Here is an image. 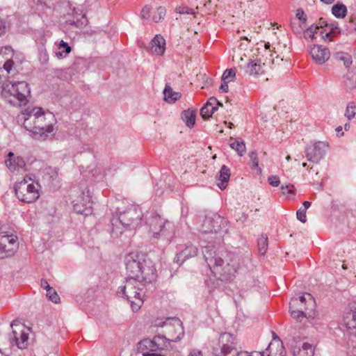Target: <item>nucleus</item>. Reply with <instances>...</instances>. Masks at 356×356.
<instances>
[{
  "instance_id": "de8ad7c7",
  "label": "nucleus",
  "mask_w": 356,
  "mask_h": 356,
  "mask_svg": "<svg viewBox=\"0 0 356 356\" xmlns=\"http://www.w3.org/2000/svg\"><path fill=\"white\" fill-rule=\"evenodd\" d=\"M268 182L270 185L274 187L278 186L280 183L279 177L273 175L268 177Z\"/></svg>"
},
{
  "instance_id": "6e6552de",
  "label": "nucleus",
  "mask_w": 356,
  "mask_h": 356,
  "mask_svg": "<svg viewBox=\"0 0 356 356\" xmlns=\"http://www.w3.org/2000/svg\"><path fill=\"white\" fill-rule=\"evenodd\" d=\"M238 341L235 336L225 332L220 334L217 344L213 347L215 356H234L236 354Z\"/></svg>"
},
{
  "instance_id": "bf43d9fd",
  "label": "nucleus",
  "mask_w": 356,
  "mask_h": 356,
  "mask_svg": "<svg viewBox=\"0 0 356 356\" xmlns=\"http://www.w3.org/2000/svg\"><path fill=\"white\" fill-rule=\"evenodd\" d=\"M310 205H311V202H310L305 201L303 202V207H304L303 209H305V210H306L307 209H308L310 207Z\"/></svg>"
},
{
  "instance_id": "423d86ee",
  "label": "nucleus",
  "mask_w": 356,
  "mask_h": 356,
  "mask_svg": "<svg viewBox=\"0 0 356 356\" xmlns=\"http://www.w3.org/2000/svg\"><path fill=\"white\" fill-rule=\"evenodd\" d=\"M40 188V185L37 181L34 182L31 178H24L16 184L15 191L20 201L32 203L39 198Z\"/></svg>"
},
{
  "instance_id": "f704fd0d",
  "label": "nucleus",
  "mask_w": 356,
  "mask_h": 356,
  "mask_svg": "<svg viewBox=\"0 0 356 356\" xmlns=\"http://www.w3.org/2000/svg\"><path fill=\"white\" fill-rule=\"evenodd\" d=\"M356 114V104L354 102H349L346 106L345 111V117L348 120L353 119Z\"/></svg>"
},
{
  "instance_id": "0eeeda50",
  "label": "nucleus",
  "mask_w": 356,
  "mask_h": 356,
  "mask_svg": "<svg viewBox=\"0 0 356 356\" xmlns=\"http://www.w3.org/2000/svg\"><path fill=\"white\" fill-rule=\"evenodd\" d=\"M307 299L305 296L293 298L289 304L291 316L299 321H301L304 318L312 317L314 314L312 311H309V307H314V301L310 294L307 293Z\"/></svg>"
},
{
  "instance_id": "774afa93",
  "label": "nucleus",
  "mask_w": 356,
  "mask_h": 356,
  "mask_svg": "<svg viewBox=\"0 0 356 356\" xmlns=\"http://www.w3.org/2000/svg\"><path fill=\"white\" fill-rule=\"evenodd\" d=\"M342 268H343V269H347V268H348V266H347V265H346V264H343V265H342Z\"/></svg>"
},
{
  "instance_id": "a19ab883",
  "label": "nucleus",
  "mask_w": 356,
  "mask_h": 356,
  "mask_svg": "<svg viewBox=\"0 0 356 356\" xmlns=\"http://www.w3.org/2000/svg\"><path fill=\"white\" fill-rule=\"evenodd\" d=\"M152 8L150 6H145L140 13V16L143 19H148L151 15Z\"/></svg>"
},
{
  "instance_id": "72a5a7b5",
  "label": "nucleus",
  "mask_w": 356,
  "mask_h": 356,
  "mask_svg": "<svg viewBox=\"0 0 356 356\" xmlns=\"http://www.w3.org/2000/svg\"><path fill=\"white\" fill-rule=\"evenodd\" d=\"M258 250L261 255H264L268 249V237L261 235L257 241Z\"/></svg>"
},
{
  "instance_id": "c9c22d12",
  "label": "nucleus",
  "mask_w": 356,
  "mask_h": 356,
  "mask_svg": "<svg viewBox=\"0 0 356 356\" xmlns=\"http://www.w3.org/2000/svg\"><path fill=\"white\" fill-rule=\"evenodd\" d=\"M319 29L318 26L312 25L307 29H305L303 31V37L305 39L314 40L315 38V34L317 33V31Z\"/></svg>"
},
{
  "instance_id": "37998d69",
  "label": "nucleus",
  "mask_w": 356,
  "mask_h": 356,
  "mask_svg": "<svg viewBox=\"0 0 356 356\" xmlns=\"http://www.w3.org/2000/svg\"><path fill=\"white\" fill-rule=\"evenodd\" d=\"M297 218L302 222L305 223L307 221L305 209L300 208L296 213Z\"/></svg>"
},
{
  "instance_id": "052dcab7",
  "label": "nucleus",
  "mask_w": 356,
  "mask_h": 356,
  "mask_svg": "<svg viewBox=\"0 0 356 356\" xmlns=\"http://www.w3.org/2000/svg\"><path fill=\"white\" fill-rule=\"evenodd\" d=\"M320 1L325 4H332L334 1V0H320Z\"/></svg>"
},
{
  "instance_id": "4d7b16f0",
  "label": "nucleus",
  "mask_w": 356,
  "mask_h": 356,
  "mask_svg": "<svg viewBox=\"0 0 356 356\" xmlns=\"http://www.w3.org/2000/svg\"><path fill=\"white\" fill-rule=\"evenodd\" d=\"M234 356H249V352L244 350H236V354Z\"/></svg>"
},
{
  "instance_id": "a18cd8bd",
  "label": "nucleus",
  "mask_w": 356,
  "mask_h": 356,
  "mask_svg": "<svg viewBox=\"0 0 356 356\" xmlns=\"http://www.w3.org/2000/svg\"><path fill=\"white\" fill-rule=\"evenodd\" d=\"M235 76V71L233 69L226 70L222 74V80L226 81L233 78Z\"/></svg>"
},
{
  "instance_id": "9b49d317",
  "label": "nucleus",
  "mask_w": 356,
  "mask_h": 356,
  "mask_svg": "<svg viewBox=\"0 0 356 356\" xmlns=\"http://www.w3.org/2000/svg\"><path fill=\"white\" fill-rule=\"evenodd\" d=\"M73 209L77 213L88 216L92 213V202L90 191H82L76 199L72 200Z\"/></svg>"
},
{
  "instance_id": "a211bd4d",
  "label": "nucleus",
  "mask_w": 356,
  "mask_h": 356,
  "mask_svg": "<svg viewBox=\"0 0 356 356\" xmlns=\"http://www.w3.org/2000/svg\"><path fill=\"white\" fill-rule=\"evenodd\" d=\"M310 54L314 61L318 64L324 63L330 56L329 49L321 45H314L312 47Z\"/></svg>"
},
{
  "instance_id": "5fc2aeb1",
  "label": "nucleus",
  "mask_w": 356,
  "mask_h": 356,
  "mask_svg": "<svg viewBox=\"0 0 356 356\" xmlns=\"http://www.w3.org/2000/svg\"><path fill=\"white\" fill-rule=\"evenodd\" d=\"M6 26L5 23L0 19V36L6 33Z\"/></svg>"
},
{
  "instance_id": "79ce46f5",
  "label": "nucleus",
  "mask_w": 356,
  "mask_h": 356,
  "mask_svg": "<svg viewBox=\"0 0 356 356\" xmlns=\"http://www.w3.org/2000/svg\"><path fill=\"white\" fill-rule=\"evenodd\" d=\"M176 12L179 14H195V12H193V10L188 6H179L176 8Z\"/></svg>"
},
{
  "instance_id": "0e129e2a",
  "label": "nucleus",
  "mask_w": 356,
  "mask_h": 356,
  "mask_svg": "<svg viewBox=\"0 0 356 356\" xmlns=\"http://www.w3.org/2000/svg\"><path fill=\"white\" fill-rule=\"evenodd\" d=\"M350 123H346V124H344V129H345L346 131H348V130L350 129Z\"/></svg>"
},
{
  "instance_id": "e2e57ef3",
  "label": "nucleus",
  "mask_w": 356,
  "mask_h": 356,
  "mask_svg": "<svg viewBox=\"0 0 356 356\" xmlns=\"http://www.w3.org/2000/svg\"><path fill=\"white\" fill-rule=\"evenodd\" d=\"M320 24H321V26H322L323 24H324L325 26H329V24H327L326 22L323 20V19H320Z\"/></svg>"
},
{
  "instance_id": "6e6d98bb",
  "label": "nucleus",
  "mask_w": 356,
  "mask_h": 356,
  "mask_svg": "<svg viewBox=\"0 0 356 356\" xmlns=\"http://www.w3.org/2000/svg\"><path fill=\"white\" fill-rule=\"evenodd\" d=\"M40 286L46 290H47L48 289H49L51 287L46 280H41Z\"/></svg>"
},
{
  "instance_id": "864d4df0",
  "label": "nucleus",
  "mask_w": 356,
  "mask_h": 356,
  "mask_svg": "<svg viewBox=\"0 0 356 356\" xmlns=\"http://www.w3.org/2000/svg\"><path fill=\"white\" fill-rule=\"evenodd\" d=\"M188 356H202V351L194 349L190 352Z\"/></svg>"
},
{
  "instance_id": "b1692460",
  "label": "nucleus",
  "mask_w": 356,
  "mask_h": 356,
  "mask_svg": "<svg viewBox=\"0 0 356 356\" xmlns=\"http://www.w3.org/2000/svg\"><path fill=\"white\" fill-rule=\"evenodd\" d=\"M293 354L294 356H314V346L307 342H304L301 347L293 348Z\"/></svg>"
},
{
  "instance_id": "7ed1b4c3",
  "label": "nucleus",
  "mask_w": 356,
  "mask_h": 356,
  "mask_svg": "<svg viewBox=\"0 0 356 356\" xmlns=\"http://www.w3.org/2000/svg\"><path fill=\"white\" fill-rule=\"evenodd\" d=\"M142 211L134 205L120 212L118 217L113 218L111 220L112 237H120L125 229H134L140 222Z\"/></svg>"
},
{
  "instance_id": "cd10ccee",
  "label": "nucleus",
  "mask_w": 356,
  "mask_h": 356,
  "mask_svg": "<svg viewBox=\"0 0 356 356\" xmlns=\"http://www.w3.org/2000/svg\"><path fill=\"white\" fill-rule=\"evenodd\" d=\"M195 117V111L193 109H188L181 113V119L190 128L194 126Z\"/></svg>"
},
{
  "instance_id": "2f4dec72",
  "label": "nucleus",
  "mask_w": 356,
  "mask_h": 356,
  "mask_svg": "<svg viewBox=\"0 0 356 356\" xmlns=\"http://www.w3.org/2000/svg\"><path fill=\"white\" fill-rule=\"evenodd\" d=\"M232 149H234L239 156H243L246 150L245 143L243 140H234L229 144Z\"/></svg>"
},
{
  "instance_id": "c03bdc74",
  "label": "nucleus",
  "mask_w": 356,
  "mask_h": 356,
  "mask_svg": "<svg viewBox=\"0 0 356 356\" xmlns=\"http://www.w3.org/2000/svg\"><path fill=\"white\" fill-rule=\"evenodd\" d=\"M293 19H298L300 21H302V22H307V17L305 16L302 9L298 8L296 10V18H294Z\"/></svg>"
},
{
  "instance_id": "1a4fd4ad",
  "label": "nucleus",
  "mask_w": 356,
  "mask_h": 356,
  "mask_svg": "<svg viewBox=\"0 0 356 356\" xmlns=\"http://www.w3.org/2000/svg\"><path fill=\"white\" fill-rule=\"evenodd\" d=\"M5 94L4 97L8 95L13 96L19 101V105L26 104L27 97L30 95V88L29 84L25 81L5 82Z\"/></svg>"
},
{
  "instance_id": "ddd939ff",
  "label": "nucleus",
  "mask_w": 356,
  "mask_h": 356,
  "mask_svg": "<svg viewBox=\"0 0 356 356\" xmlns=\"http://www.w3.org/2000/svg\"><path fill=\"white\" fill-rule=\"evenodd\" d=\"M327 146L326 143L321 141L307 146L305 152L307 160L313 163H318L323 159Z\"/></svg>"
},
{
  "instance_id": "c85d7f7f",
  "label": "nucleus",
  "mask_w": 356,
  "mask_h": 356,
  "mask_svg": "<svg viewBox=\"0 0 356 356\" xmlns=\"http://www.w3.org/2000/svg\"><path fill=\"white\" fill-rule=\"evenodd\" d=\"M291 28L294 34L301 37L306 29V22H302V21L298 19H291Z\"/></svg>"
},
{
  "instance_id": "6ab92c4d",
  "label": "nucleus",
  "mask_w": 356,
  "mask_h": 356,
  "mask_svg": "<svg viewBox=\"0 0 356 356\" xmlns=\"http://www.w3.org/2000/svg\"><path fill=\"white\" fill-rule=\"evenodd\" d=\"M218 106H222V104L219 102L216 98L211 97L200 109V115L203 119H209L212 114L218 110Z\"/></svg>"
},
{
  "instance_id": "f03ea898",
  "label": "nucleus",
  "mask_w": 356,
  "mask_h": 356,
  "mask_svg": "<svg viewBox=\"0 0 356 356\" xmlns=\"http://www.w3.org/2000/svg\"><path fill=\"white\" fill-rule=\"evenodd\" d=\"M126 270L129 276L137 278L142 284L152 283L157 274L153 261L137 252H130L125 257Z\"/></svg>"
},
{
  "instance_id": "dca6fc26",
  "label": "nucleus",
  "mask_w": 356,
  "mask_h": 356,
  "mask_svg": "<svg viewBox=\"0 0 356 356\" xmlns=\"http://www.w3.org/2000/svg\"><path fill=\"white\" fill-rule=\"evenodd\" d=\"M8 168L12 172H24L26 170V163L22 157L15 156L13 152H9L8 159L5 161Z\"/></svg>"
},
{
  "instance_id": "09e8293b",
  "label": "nucleus",
  "mask_w": 356,
  "mask_h": 356,
  "mask_svg": "<svg viewBox=\"0 0 356 356\" xmlns=\"http://www.w3.org/2000/svg\"><path fill=\"white\" fill-rule=\"evenodd\" d=\"M14 62L12 60H7L3 65V68L7 72V73H10L12 67L13 66Z\"/></svg>"
},
{
  "instance_id": "7c9ffc66",
  "label": "nucleus",
  "mask_w": 356,
  "mask_h": 356,
  "mask_svg": "<svg viewBox=\"0 0 356 356\" xmlns=\"http://www.w3.org/2000/svg\"><path fill=\"white\" fill-rule=\"evenodd\" d=\"M332 13L337 18H343L347 13L346 6L342 3H337L333 6Z\"/></svg>"
},
{
  "instance_id": "a878e982",
  "label": "nucleus",
  "mask_w": 356,
  "mask_h": 356,
  "mask_svg": "<svg viewBox=\"0 0 356 356\" xmlns=\"http://www.w3.org/2000/svg\"><path fill=\"white\" fill-rule=\"evenodd\" d=\"M163 95L165 101L168 103H174L181 97V94L174 91L168 83L165 84Z\"/></svg>"
},
{
  "instance_id": "f8f14e48",
  "label": "nucleus",
  "mask_w": 356,
  "mask_h": 356,
  "mask_svg": "<svg viewBox=\"0 0 356 356\" xmlns=\"http://www.w3.org/2000/svg\"><path fill=\"white\" fill-rule=\"evenodd\" d=\"M17 248V236L0 234V259L13 256Z\"/></svg>"
},
{
  "instance_id": "5701e85b",
  "label": "nucleus",
  "mask_w": 356,
  "mask_h": 356,
  "mask_svg": "<svg viewBox=\"0 0 356 356\" xmlns=\"http://www.w3.org/2000/svg\"><path fill=\"white\" fill-rule=\"evenodd\" d=\"M264 64L260 60H250L247 65L245 72L250 76H257L263 74Z\"/></svg>"
},
{
  "instance_id": "49530a36",
  "label": "nucleus",
  "mask_w": 356,
  "mask_h": 356,
  "mask_svg": "<svg viewBox=\"0 0 356 356\" xmlns=\"http://www.w3.org/2000/svg\"><path fill=\"white\" fill-rule=\"evenodd\" d=\"M293 188V185H286L285 186H282L281 187V190H282L283 194L293 195L295 193H294V190Z\"/></svg>"
},
{
  "instance_id": "4be33fe9",
  "label": "nucleus",
  "mask_w": 356,
  "mask_h": 356,
  "mask_svg": "<svg viewBox=\"0 0 356 356\" xmlns=\"http://www.w3.org/2000/svg\"><path fill=\"white\" fill-rule=\"evenodd\" d=\"M165 50V40L161 35H156L150 42V51L159 56L164 54Z\"/></svg>"
},
{
  "instance_id": "f257e3e1",
  "label": "nucleus",
  "mask_w": 356,
  "mask_h": 356,
  "mask_svg": "<svg viewBox=\"0 0 356 356\" xmlns=\"http://www.w3.org/2000/svg\"><path fill=\"white\" fill-rule=\"evenodd\" d=\"M17 121L23 122L24 128L38 139L45 140L55 134V116L51 112L44 111L40 107L26 110L17 116Z\"/></svg>"
},
{
  "instance_id": "58836bf2",
  "label": "nucleus",
  "mask_w": 356,
  "mask_h": 356,
  "mask_svg": "<svg viewBox=\"0 0 356 356\" xmlns=\"http://www.w3.org/2000/svg\"><path fill=\"white\" fill-rule=\"evenodd\" d=\"M337 58L339 60L343 61V65L346 68H348L353 63L351 56L347 54H339Z\"/></svg>"
},
{
  "instance_id": "39448f33",
  "label": "nucleus",
  "mask_w": 356,
  "mask_h": 356,
  "mask_svg": "<svg viewBox=\"0 0 356 356\" xmlns=\"http://www.w3.org/2000/svg\"><path fill=\"white\" fill-rule=\"evenodd\" d=\"M204 248L205 250H203L204 257L211 270L220 273L219 271V268H220L225 274L227 275V277H225L226 279L236 272L238 264L233 259H230L228 262L227 260L225 261L221 256H219L212 247L205 246Z\"/></svg>"
},
{
  "instance_id": "4468645a",
  "label": "nucleus",
  "mask_w": 356,
  "mask_h": 356,
  "mask_svg": "<svg viewBox=\"0 0 356 356\" xmlns=\"http://www.w3.org/2000/svg\"><path fill=\"white\" fill-rule=\"evenodd\" d=\"M14 324H11L13 327ZM12 333L9 335V340L12 345L17 346L19 348L23 349L28 346L29 334L24 331L23 325H15Z\"/></svg>"
},
{
  "instance_id": "9d476101",
  "label": "nucleus",
  "mask_w": 356,
  "mask_h": 356,
  "mask_svg": "<svg viewBox=\"0 0 356 356\" xmlns=\"http://www.w3.org/2000/svg\"><path fill=\"white\" fill-rule=\"evenodd\" d=\"M184 332L181 328V333L175 339L171 341H179L184 336ZM170 339H167L165 336L158 334L156 335L152 339H146L141 341L139 343V349L143 350V348L149 350V353H154L158 350H164L168 348L170 344Z\"/></svg>"
},
{
  "instance_id": "603ef678",
  "label": "nucleus",
  "mask_w": 356,
  "mask_h": 356,
  "mask_svg": "<svg viewBox=\"0 0 356 356\" xmlns=\"http://www.w3.org/2000/svg\"><path fill=\"white\" fill-rule=\"evenodd\" d=\"M220 90L223 92H227L228 91V84L226 81H223V83L220 87Z\"/></svg>"
},
{
  "instance_id": "2eb2a0df",
  "label": "nucleus",
  "mask_w": 356,
  "mask_h": 356,
  "mask_svg": "<svg viewBox=\"0 0 356 356\" xmlns=\"http://www.w3.org/2000/svg\"><path fill=\"white\" fill-rule=\"evenodd\" d=\"M222 218L218 215L213 216H206L202 225L201 232L202 234H217L221 229Z\"/></svg>"
},
{
  "instance_id": "338daca9",
  "label": "nucleus",
  "mask_w": 356,
  "mask_h": 356,
  "mask_svg": "<svg viewBox=\"0 0 356 356\" xmlns=\"http://www.w3.org/2000/svg\"><path fill=\"white\" fill-rule=\"evenodd\" d=\"M342 131V127H341V126L338 127L336 129V131H337V133H339V132H340V131Z\"/></svg>"
},
{
  "instance_id": "69168bd1",
  "label": "nucleus",
  "mask_w": 356,
  "mask_h": 356,
  "mask_svg": "<svg viewBox=\"0 0 356 356\" xmlns=\"http://www.w3.org/2000/svg\"><path fill=\"white\" fill-rule=\"evenodd\" d=\"M37 3L46 4L47 0H37Z\"/></svg>"
},
{
  "instance_id": "c756f323",
  "label": "nucleus",
  "mask_w": 356,
  "mask_h": 356,
  "mask_svg": "<svg viewBox=\"0 0 356 356\" xmlns=\"http://www.w3.org/2000/svg\"><path fill=\"white\" fill-rule=\"evenodd\" d=\"M197 254V248L195 245L189 244L186 246L184 250L177 254V257L178 258L183 257L184 259H188L196 256Z\"/></svg>"
},
{
  "instance_id": "4c0bfd02",
  "label": "nucleus",
  "mask_w": 356,
  "mask_h": 356,
  "mask_svg": "<svg viewBox=\"0 0 356 356\" xmlns=\"http://www.w3.org/2000/svg\"><path fill=\"white\" fill-rule=\"evenodd\" d=\"M47 291V297L53 302L57 303L60 300L59 296L54 289L50 287Z\"/></svg>"
},
{
  "instance_id": "8fccbe9b",
  "label": "nucleus",
  "mask_w": 356,
  "mask_h": 356,
  "mask_svg": "<svg viewBox=\"0 0 356 356\" xmlns=\"http://www.w3.org/2000/svg\"><path fill=\"white\" fill-rule=\"evenodd\" d=\"M59 48H63L65 54H69L72 50L71 47L68 45V44L64 42L63 40H61L60 42Z\"/></svg>"
},
{
  "instance_id": "412c9836",
  "label": "nucleus",
  "mask_w": 356,
  "mask_h": 356,
  "mask_svg": "<svg viewBox=\"0 0 356 356\" xmlns=\"http://www.w3.org/2000/svg\"><path fill=\"white\" fill-rule=\"evenodd\" d=\"M153 221L161 227L159 232H154V237L158 238L160 236H163L167 239H169L171 236L168 231V229H172V225L169 222H163V220L159 216H156Z\"/></svg>"
},
{
  "instance_id": "393cba45",
  "label": "nucleus",
  "mask_w": 356,
  "mask_h": 356,
  "mask_svg": "<svg viewBox=\"0 0 356 356\" xmlns=\"http://www.w3.org/2000/svg\"><path fill=\"white\" fill-rule=\"evenodd\" d=\"M230 177V170L226 165H223L220 170L219 181L218 183V187L221 190H224L227 187V184Z\"/></svg>"
},
{
  "instance_id": "f3484780",
  "label": "nucleus",
  "mask_w": 356,
  "mask_h": 356,
  "mask_svg": "<svg viewBox=\"0 0 356 356\" xmlns=\"http://www.w3.org/2000/svg\"><path fill=\"white\" fill-rule=\"evenodd\" d=\"M264 356H285V350L282 341L275 337L267 348L263 351Z\"/></svg>"
},
{
  "instance_id": "473e14b6",
  "label": "nucleus",
  "mask_w": 356,
  "mask_h": 356,
  "mask_svg": "<svg viewBox=\"0 0 356 356\" xmlns=\"http://www.w3.org/2000/svg\"><path fill=\"white\" fill-rule=\"evenodd\" d=\"M329 26L331 27V29L329 32L325 33V36L323 35V31H321V33L323 38H330V40H332V38L340 34L341 31L339 30V28L338 27V24L337 22L331 23L330 24H329Z\"/></svg>"
},
{
  "instance_id": "3c124183",
  "label": "nucleus",
  "mask_w": 356,
  "mask_h": 356,
  "mask_svg": "<svg viewBox=\"0 0 356 356\" xmlns=\"http://www.w3.org/2000/svg\"><path fill=\"white\" fill-rule=\"evenodd\" d=\"M40 60L42 63H46L48 60V54L46 50H41L40 53Z\"/></svg>"
},
{
  "instance_id": "ea45409f",
  "label": "nucleus",
  "mask_w": 356,
  "mask_h": 356,
  "mask_svg": "<svg viewBox=\"0 0 356 356\" xmlns=\"http://www.w3.org/2000/svg\"><path fill=\"white\" fill-rule=\"evenodd\" d=\"M252 168H257L260 172H261V170L260 168H259V159H258V155L256 152H252L249 154Z\"/></svg>"
},
{
  "instance_id": "680f3d73",
  "label": "nucleus",
  "mask_w": 356,
  "mask_h": 356,
  "mask_svg": "<svg viewBox=\"0 0 356 356\" xmlns=\"http://www.w3.org/2000/svg\"><path fill=\"white\" fill-rule=\"evenodd\" d=\"M63 53H65V51H64V50H63V51H62L56 52V56H57L58 58H62V57H63Z\"/></svg>"
},
{
  "instance_id": "20e7f679",
  "label": "nucleus",
  "mask_w": 356,
  "mask_h": 356,
  "mask_svg": "<svg viewBox=\"0 0 356 356\" xmlns=\"http://www.w3.org/2000/svg\"><path fill=\"white\" fill-rule=\"evenodd\" d=\"M145 286L137 278L128 275L124 286L120 287V293H122L130 302L134 312H138L143 304Z\"/></svg>"
},
{
  "instance_id": "13d9d810",
  "label": "nucleus",
  "mask_w": 356,
  "mask_h": 356,
  "mask_svg": "<svg viewBox=\"0 0 356 356\" xmlns=\"http://www.w3.org/2000/svg\"><path fill=\"white\" fill-rule=\"evenodd\" d=\"M249 356H264V353L259 352V351H253V352L249 353Z\"/></svg>"
},
{
  "instance_id": "e433bc0d",
  "label": "nucleus",
  "mask_w": 356,
  "mask_h": 356,
  "mask_svg": "<svg viewBox=\"0 0 356 356\" xmlns=\"http://www.w3.org/2000/svg\"><path fill=\"white\" fill-rule=\"evenodd\" d=\"M166 9L163 6H159V8H157L156 12L154 13L152 17V20L155 23H159L164 19Z\"/></svg>"
},
{
  "instance_id": "aec40b11",
  "label": "nucleus",
  "mask_w": 356,
  "mask_h": 356,
  "mask_svg": "<svg viewBox=\"0 0 356 356\" xmlns=\"http://www.w3.org/2000/svg\"><path fill=\"white\" fill-rule=\"evenodd\" d=\"M343 321L350 334L356 337V308L345 312Z\"/></svg>"
},
{
  "instance_id": "bb28decb",
  "label": "nucleus",
  "mask_w": 356,
  "mask_h": 356,
  "mask_svg": "<svg viewBox=\"0 0 356 356\" xmlns=\"http://www.w3.org/2000/svg\"><path fill=\"white\" fill-rule=\"evenodd\" d=\"M74 19L68 21L70 25L81 29L88 24V20L86 15H81L80 16V15H78L75 10L74 11Z\"/></svg>"
}]
</instances>
